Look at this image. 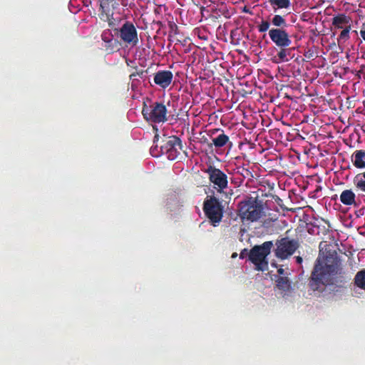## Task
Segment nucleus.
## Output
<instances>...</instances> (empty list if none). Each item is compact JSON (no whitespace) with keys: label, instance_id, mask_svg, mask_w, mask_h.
I'll list each match as a JSON object with an SVG mask.
<instances>
[{"label":"nucleus","instance_id":"obj_1","mask_svg":"<svg viewBox=\"0 0 365 365\" xmlns=\"http://www.w3.org/2000/svg\"><path fill=\"white\" fill-rule=\"evenodd\" d=\"M328 262L327 257L322 259L319 256L317 259L309 281V285L313 291L318 290L322 285L345 287L347 279L341 267L339 258L335 256L331 264H328Z\"/></svg>","mask_w":365,"mask_h":365},{"label":"nucleus","instance_id":"obj_2","mask_svg":"<svg viewBox=\"0 0 365 365\" xmlns=\"http://www.w3.org/2000/svg\"><path fill=\"white\" fill-rule=\"evenodd\" d=\"M154 138L153 144L150 148V153L153 156H158L160 154H167L170 160H174L180 151L185 153L180 138H174V140L165 141L163 138Z\"/></svg>","mask_w":365,"mask_h":365},{"label":"nucleus","instance_id":"obj_3","mask_svg":"<svg viewBox=\"0 0 365 365\" xmlns=\"http://www.w3.org/2000/svg\"><path fill=\"white\" fill-rule=\"evenodd\" d=\"M273 247L272 241H267L261 245L254 246L249 252V259L256 266L258 271H264L268 268L267 257Z\"/></svg>","mask_w":365,"mask_h":365},{"label":"nucleus","instance_id":"obj_4","mask_svg":"<svg viewBox=\"0 0 365 365\" xmlns=\"http://www.w3.org/2000/svg\"><path fill=\"white\" fill-rule=\"evenodd\" d=\"M203 211L213 226H217L222 219L224 207L215 196L207 197L203 202Z\"/></svg>","mask_w":365,"mask_h":365},{"label":"nucleus","instance_id":"obj_5","mask_svg":"<svg viewBox=\"0 0 365 365\" xmlns=\"http://www.w3.org/2000/svg\"><path fill=\"white\" fill-rule=\"evenodd\" d=\"M166 106L160 102H153L148 106L143 103L142 114L144 118L150 123H160L168 120Z\"/></svg>","mask_w":365,"mask_h":365},{"label":"nucleus","instance_id":"obj_6","mask_svg":"<svg viewBox=\"0 0 365 365\" xmlns=\"http://www.w3.org/2000/svg\"><path fill=\"white\" fill-rule=\"evenodd\" d=\"M238 211L239 216L242 220L255 222L261 217L263 208L256 200L250 199L239 204Z\"/></svg>","mask_w":365,"mask_h":365},{"label":"nucleus","instance_id":"obj_7","mask_svg":"<svg viewBox=\"0 0 365 365\" xmlns=\"http://www.w3.org/2000/svg\"><path fill=\"white\" fill-rule=\"evenodd\" d=\"M275 246V256L280 259H286L299 247V242L298 240L285 237L277 240Z\"/></svg>","mask_w":365,"mask_h":365},{"label":"nucleus","instance_id":"obj_8","mask_svg":"<svg viewBox=\"0 0 365 365\" xmlns=\"http://www.w3.org/2000/svg\"><path fill=\"white\" fill-rule=\"evenodd\" d=\"M120 38L123 42L131 46H135L138 43V31L133 24L130 21H125L119 30Z\"/></svg>","mask_w":365,"mask_h":365},{"label":"nucleus","instance_id":"obj_9","mask_svg":"<svg viewBox=\"0 0 365 365\" xmlns=\"http://www.w3.org/2000/svg\"><path fill=\"white\" fill-rule=\"evenodd\" d=\"M269 36L277 47H289L292 44L288 33L283 29H271L269 31Z\"/></svg>","mask_w":365,"mask_h":365},{"label":"nucleus","instance_id":"obj_10","mask_svg":"<svg viewBox=\"0 0 365 365\" xmlns=\"http://www.w3.org/2000/svg\"><path fill=\"white\" fill-rule=\"evenodd\" d=\"M205 172L209 175L210 182L220 189H224L227 186V175L220 169L210 165Z\"/></svg>","mask_w":365,"mask_h":365},{"label":"nucleus","instance_id":"obj_11","mask_svg":"<svg viewBox=\"0 0 365 365\" xmlns=\"http://www.w3.org/2000/svg\"><path fill=\"white\" fill-rule=\"evenodd\" d=\"M101 39L104 43L103 47L108 53H113L120 50L121 44L118 39L114 38L110 29H106L102 32Z\"/></svg>","mask_w":365,"mask_h":365},{"label":"nucleus","instance_id":"obj_12","mask_svg":"<svg viewBox=\"0 0 365 365\" xmlns=\"http://www.w3.org/2000/svg\"><path fill=\"white\" fill-rule=\"evenodd\" d=\"M173 74L170 71L161 70L156 72L154 75V83L160 88L165 89L172 83Z\"/></svg>","mask_w":365,"mask_h":365},{"label":"nucleus","instance_id":"obj_13","mask_svg":"<svg viewBox=\"0 0 365 365\" xmlns=\"http://www.w3.org/2000/svg\"><path fill=\"white\" fill-rule=\"evenodd\" d=\"M351 17L345 14H339L332 19V26L335 29H344L347 25H351Z\"/></svg>","mask_w":365,"mask_h":365},{"label":"nucleus","instance_id":"obj_14","mask_svg":"<svg viewBox=\"0 0 365 365\" xmlns=\"http://www.w3.org/2000/svg\"><path fill=\"white\" fill-rule=\"evenodd\" d=\"M279 50L274 56V62L276 63L282 62H287L292 58L291 54L294 51V48L289 47H278Z\"/></svg>","mask_w":365,"mask_h":365},{"label":"nucleus","instance_id":"obj_15","mask_svg":"<svg viewBox=\"0 0 365 365\" xmlns=\"http://www.w3.org/2000/svg\"><path fill=\"white\" fill-rule=\"evenodd\" d=\"M356 194L354 192L349 189V190H344L341 192L340 195V202L346 206H351V205H356Z\"/></svg>","mask_w":365,"mask_h":365},{"label":"nucleus","instance_id":"obj_16","mask_svg":"<svg viewBox=\"0 0 365 365\" xmlns=\"http://www.w3.org/2000/svg\"><path fill=\"white\" fill-rule=\"evenodd\" d=\"M351 161L353 165L359 169L365 168V150H356L352 156Z\"/></svg>","mask_w":365,"mask_h":365},{"label":"nucleus","instance_id":"obj_17","mask_svg":"<svg viewBox=\"0 0 365 365\" xmlns=\"http://www.w3.org/2000/svg\"><path fill=\"white\" fill-rule=\"evenodd\" d=\"M353 184L357 192L365 194V171L359 173L354 176Z\"/></svg>","mask_w":365,"mask_h":365},{"label":"nucleus","instance_id":"obj_18","mask_svg":"<svg viewBox=\"0 0 365 365\" xmlns=\"http://www.w3.org/2000/svg\"><path fill=\"white\" fill-rule=\"evenodd\" d=\"M255 141H257L259 145L262 150L269 149L270 148L278 145L277 138H254Z\"/></svg>","mask_w":365,"mask_h":365},{"label":"nucleus","instance_id":"obj_19","mask_svg":"<svg viewBox=\"0 0 365 365\" xmlns=\"http://www.w3.org/2000/svg\"><path fill=\"white\" fill-rule=\"evenodd\" d=\"M277 286L279 289L289 292L291 289V282L287 277L279 276L276 279Z\"/></svg>","mask_w":365,"mask_h":365},{"label":"nucleus","instance_id":"obj_20","mask_svg":"<svg viewBox=\"0 0 365 365\" xmlns=\"http://www.w3.org/2000/svg\"><path fill=\"white\" fill-rule=\"evenodd\" d=\"M354 285L365 290V269L359 271L354 279Z\"/></svg>","mask_w":365,"mask_h":365},{"label":"nucleus","instance_id":"obj_21","mask_svg":"<svg viewBox=\"0 0 365 365\" xmlns=\"http://www.w3.org/2000/svg\"><path fill=\"white\" fill-rule=\"evenodd\" d=\"M273 9H287L290 6V0H269Z\"/></svg>","mask_w":365,"mask_h":365},{"label":"nucleus","instance_id":"obj_22","mask_svg":"<svg viewBox=\"0 0 365 365\" xmlns=\"http://www.w3.org/2000/svg\"><path fill=\"white\" fill-rule=\"evenodd\" d=\"M271 23L273 26L277 27V29H284L287 26L286 19L279 14H276L272 17Z\"/></svg>","mask_w":365,"mask_h":365},{"label":"nucleus","instance_id":"obj_23","mask_svg":"<svg viewBox=\"0 0 365 365\" xmlns=\"http://www.w3.org/2000/svg\"><path fill=\"white\" fill-rule=\"evenodd\" d=\"M351 25H347L344 29H341L342 31H341L339 37H338V42H346L349 38V33L351 29Z\"/></svg>","mask_w":365,"mask_h":365},{"label":"nucleus","instance_id":"obj_24","mask_svg":"<svg viewBox=\"0 0 365 365\" xmlns=\"http://www.w3.org/2000/svg\"><path fill=\"white\" fill-rule=\"evenodd\" d=\"M270 26V23L268 21H262L261 24L257 26L259 32L263 33L267 31Z\"/></svg>","mask_w":365,"mask_h":365},{"label":"nucleus","instance_id":"obj_25","mask_svg":"<svg viewBox=\"0 0 365 365\" xmlns=\"http://www.w3.org/2000/svg\"><path fill=\"white\" fill-rule=\"evenodd\" d=\"M229 138H213V144L218 148L224 146L228 141Z\"/></svg>","mask_w":365,"mask_h":365},{"label":"nucleus","instance_id":"obj_26","mask_svg":"<svg viewBox=\"0 0 365 365\" xmlns=\"http://www.w3.org/2000/svg\"><path fill=\"white\" fill-rule=\"evenodd\" d=\"M245 142H239V148L242 150L244 146L248 145L249 148H253L255 146V143H252L251 138L248 140L247 138H245Z\"/></svg>","mask_w":365,"mask_h":365},{"label":"nucleus","instance_id":"obj_27","mask_svg":"<svg viewBox=\"0 0 365 365\" xmlns=\"http://www.w3.org/2000/svg\"><path fill=\"white\" fill-rule=\"evenodd\" d=\"M146 72H147L146 71H143V70L138 71H135V72H134V73H131L130 75V79H134V78L135 76H137L140 77V78H143L144 73H146Z\"/></svg>","mask_w":365,"mask_h":365},{"label":"nucleus","instance_id":"obj_28","mask_svg":"<svg viewBox=\"0 0 365 365\" xmlns=\"http://www.w3.org/2000/svg\"><path fill=\"white\" fill-rule=\"evenodd\" d=\"M360 35L361 38L365 41V24H363L361 29L360 31Z\"/></svg>","mask_w":365,"mask_h":365},{"label":"nucleus","instance_id":"obj_29","mask_svg":"<svg viewBox=\"0 0 365 365\" xmlns=\"http://www.w3.org/2000/svg\"><path fill=\"white\" fill-rule=\"evenodd\" d=\"M169 26H170V28L172 30L175 31V34H176V31H177V30H178V26H177V25H176L175 23H171V22H170V23L169 24Z\"/></svg>","mask_w":365,"mask_h":365},{"label":"nucleus","instance_id":"obj_30","mask_svg":"<svg viewBox=\"0 0 365 365\" xmlns=\"http://www.w3.org/2000/svg\"><path fill=\"white\" fill-rule=\"evenodd\" d=\"M343 140L346 145L351 146V143L352 138H343Z\"/></svg>","mask_w":365,"mask_h":365},{"label":"nucleus","instance_id":"obj_31","mask_svg":"<svg viewBox=\"0 0 365 365\" xmlns=\"http://www.w3.org/2000/svg\"><path fill=\"white\" fill-rule=\"evenodd\" d=\"M246 252H247V250L246 249L243 250L241 252V253L240 254V257L243 259L245 257V255Z\"/></svg>","mask_w":365,"mask_h":365},{"label":"nucleus","instance_id":"obj_32","mask_svg":"<svg viewBox=\"0 0 365 365\" xmlns=\"http://www.w3.org/2000/svg\"><path fill=\"white\" fill-rule=\"evenodd\" d=\"M296 261L298 264H301L302 262V258L298 256L296 257Z\"/></svg>","mask_w":365,"mask_h":365},{"label":"nucleus","instance_id":"obj_33","mask_svg":"<svg viewBox=\"0 0 365 365\" xmlns=\"http://www.w3.org/2000/svg\"><path fill=\"white\" fill-rule=\"evenodd\" d=\"M277 272L279 274H283L284 272V270L282 267H280L279 269H278Z\"/></svg>","mask_w":365,"mask_h":365},{"label":"nucleus","instance_id":"obj_34","mask_svg":"<svg viewBox=\"0 0 365 365\" xmlns=\"http://www.w3.org/2000/svg\"><path fill=\"white\" fill-rule=\"evenodd\" d=\"M200 143H207V138H200Z\"/></svg>","mask_w":365,"mask_h":365},{"label":"nucleus","instance_id":"obj_35","mask_svg":"<svg viewBox=\"0 0 365 365\" xmlns=\"http://www.w3.org/2000/svg\"><path fill=\"white\" fill-rule=\"evenodd\" d=\"M217 137L222 138V137H227V136L226 135H225L223 133H221Z\"/></svg>","mask_w":365,"mask_h":365},{"label":"nucleus","instance_id":"obj_36","mask_svg":"<svg viewBox=\"0 0 365 365\" xmlns=\"http://www.w3.org/2000/svg\"><path fill=\"white\" fill-rule=\"evenodd\" d=\"M356 142L359 143H361L362 141L361 140V138H358L356 139Z\"/></svg>","mask_w":365,"mask_h":365},{"label":"nucleus","instance_id":"obj_37","mask_svg":"<svg viewBox=\"0 0 365 365\" xmlns=\"http://www.w3.org/2000/svg\"><path fill=\"white\" fill-rule=\"evenodd\" d=\"M294 138H287V140L290 141V140H292Z\"/></svg>","mask_w":365,"mask_h":365},{"label":"nucleus","instance_id":"obj_38","mask_svg":"<svg viewBox=\"0 0 365 365\" xmlns=\"http://www.w3.org/2000/svg\"><path fill=\"white\" fill-rule=\"evenodd\" d=\"M236 256H237V253H234L232 257H235Z\"/></svg>","mask_w":365,"mask_h":365},{"label":"nucleus","instance_id":"obj_39","mask_svg":"<svg viewBox=\"0 0 365 365\" xmlns=\"http://www.w3.org/2000/svg\"><path fill=\"white\" fill-rule=\"evenodd\" d=\"M306 56H307L308 58H310L312 56L311 55H309V56L306 55Z\"/></svg>","mask_w":365,"mask_h":365},{"label":"nucleus","instance_id":"obj_40","mask_svg":"<svg viewBox=\"0 0 365 365\" xmlns=\"http://www.w3.org/2000/svg\"><path fill=\"white\" fill-rule=\"evenodd\" d=\"M155 138H158V134H155Z\"/></svg>","mask_w":365,"mask_h":365}]
</instances>
